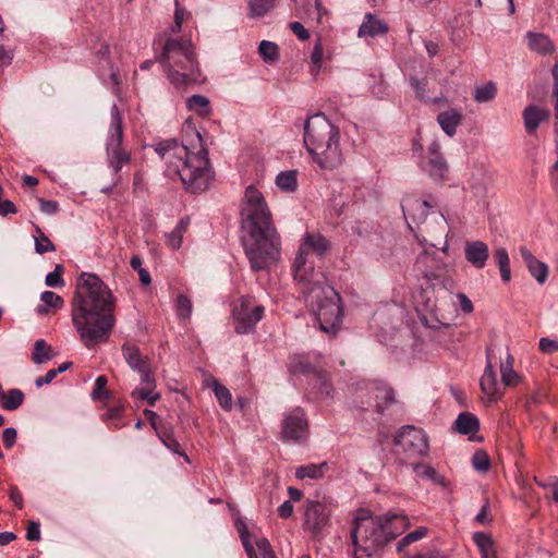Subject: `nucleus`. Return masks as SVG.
Wrapping results in <instances>:
<instances>
[{
  "mask_svg": "<svg viewBox=\"0 0 558 558\" xmlns=\"http://www.w3.org/2000/svg\"><path fill=\"white\" fill-rule=\"evenodd\" d=\"M114 299L102 280L82 272L72 302V322L85 347L106 342L114 327Z\"/></svg>",
  "mask_w": 558,
  "mask_h": 558,
  "instance_id": "1",
  "label": "nucleus"
},
{
  "mask_svg": "<svg viewBox=\"0 0 558 558\" xmlns=\"http://www.w3.org/2000/svg\"><path fill=\"white\" fill-rule=\"evenodd\" d=\"M243 246L252 270L260 271L276 264L281 241L263 194L254 186L245 191L241 208Z\"/></svg>",
  "mask_w": 558,
  "mask_h": 558,
  "instance_id": "2",
  "label": "nucleus"
},
{
  "mask_svg": "<svg viewBox=\"0 0 558 558\" xmlns=\"http://www.w3.org/2000/svg\"><path fill=\"white\" fill-rule=\"evenodd\" d=\"M195 140L197 146L193 144L189 147L172 138L155 147V151L167 165V174L179 177L185 190L193 194L205 192L214 179L207 150L203 147L198 132H195Z\"/></svg>",
  "mask_w": 558,
  "mask_h": 558,
  "instance_id": "3",
  "label": "nucleus"
},
{
  "mask_svg": "<svg viewBox=\"0 0 558 558\" xmlns=\"http://www.w3.org/2000/svg\"><path fill=\"white\" fill-rule=\"evenodd\" d=\"M409 525V519L403 514L374 518L368 511L360 510L351 530L354 558H373Z\"/></svg>",
  "mask_w": 558,
  "mask_h": 558,
  "instance_id": "4",
  "label": "nucleus"
},
{
  "mask_svg": "<svg viewBox=\"0 0 558 558\" xmlns=\"http://www.w3.org/2000/svg\"><path fill=\"white\" fill-rule=\"evenodd\" d=\"M304 145L322 169H335L342 163L340 132L324 113L311 116L304 123Z\"/></svg>",
  "mask_w": 558,
  "mask_h": 558,
  "instance_id": "5",
  "label": "nucleus"
},
{
  "mask_svg": "<svg viewBox=\"0 0 558 558\" xmlns=\"http://www.w3.org/2000/svg\"><path fill=\"white\" fill-rule=\"evenodd\" d=\"M158 61L170 83L178 89L202 81V73L190 39H168Z\"/></svg>",
  "mask_w": 558,
  "mask_h": 558,
  "instance_id": "6",
  "label": "nucleus"
},
{
  "mask_svg": "<svg viewBox=\"0 0 558 558\" xmlns=\"http://www.w3.org/2000/svg\"><path fill=\"white\" fill-rule=\"evenodd\" d=\"M325 278L312 279L303 283L302 292L307 295L322 331L335 336L342 322L341 298L329 286H323Z\"/></svg>",
  "mask_w": 558,
  "mask_h": 558,
  "instance_id": "7",
  "label": "nucleus"
},
{
  "mask_svg": "<svg viewBox=\"0 0 558 558\" xmlns=\"http://www.w3.org/2000/svg\"><path fill=\"white\" fill-rule=\"evenodd\" d=\"M122 117L118 106L114 104L110 110V124L106 142L107 163L117 175L113 181V185L119 184L121 178L119 172L122 170L123 166L130 163L131 161V154L122 146Z\"/></svg>",
  "mask_w": 558,
  "mask_h": 558,
  "instance_id": "8",
  "label": "nucleus"
},
{
  "mask_svg": "<svg viewBox=\"0 0 558 558\" xmlns=\"http://www.w3.org/2000/svg\"><path fill=\"white\" fill-rule=\"evenodd\" d=\"M330 247L328 240L319 233H307L300 244L293 264L294 279L301 283H310L312 279L325 278L323 274L306 268V256L310 252L323 256Z\"/></svg>",
  "mask_w": 558,
  "mask_h": 558,
  "instance_id": "9",
  "label": "nucleus"
},
{
  "mask_svg": "<svg viewBox=\"0 0 558 558\" xmlns=\"http://www.w3.org/2000/svg\"><path fill=\"white\" fill-rule=\"evenodd\" d=\"M354 407L361 412L374 410L381 414L395 402V393L391 387L383 381H372L359 387L354 397Z\"/></svg>",
  "mask_w": 558,
  "mask_h": 558,
  "instance_id": "10",
  "label": "nucleus"
},
{
  "mask_svg": "<svg viewBox=\"0 0 558 558\" xmlns=\"http://www.w3.org/2000/svg\"><path fill=\"white\" fill-rule=\"evenodd\" d=\"M414 229L415 236L417 239L422 236L421 242L428 243L433 247H437L442 241L444 245L440 250L447 253L448 243L446 239L450 229L446 217L440 211L432 210L428 217H425Z\"/></svg>",
  "mask_w": 558,
  "mask_h": 558,
  "instance_id": "11",
  "label": "nucleus"
},
{
  "mask_svg": "<svg viewBox=\"0 0 558 558\" xmlns=\"http://www.w3.org/2000/svg\"><path fill=\"white\" fill-rule=\"evenodd\" d=\"M396 444L401 446L410 457H424L429 449L426 433L411 425L403 426L399 430Z\"/></svg>",
  "mask_w": 558,
  "mask_h": 558,
  "instance_id": "12",
  "label": "nucleus"
},
{
  "mask_svg": "<svg viewBox=\"0 0 558 558\" xmlns=\"http://www.w3.org/2000/svg\"><path fill=\"white\" fill-rule=\"evenodd\" d=\"M235 332L248 333L254 331L256 324L264 316V306L253 304L251 298H242L240 305L234 308Z\"/></svg>",
  "mask_w": 558,
  "mask_h": 558,
  "instance_id": "13",
  "label": "nucleus"
},
{
  "mask_svg": "<svg viewBox=\"0 0 558 558\" xmlns=\"http://www.w3.org/2000/svg\"><path fill=\"white\" fill-rule=\"evenodd\" d=\"M330 518V509L327 501L307 500L304 509V529L314 537L322 534L323 530L328 525Z\"/></svg>",
  "mask_w": 558,
  "mask_h": 558,
  "instance_id": "14",
  "label": "nucleus"
},
{
  "mask_svg": "<svg viewBox=\"0 0 558 558\" xmlns=\"http://www.w3.org/2000/svg\"><path fill=\"white\" fill-rule=\"evenodd\" d=\"M281 435L287 441L296 442L306 439L308 435V422L301 408H295L284 414Z\"/></svg>",
  "mask_w": 558,
  "mask_h": 558,
  "instance_id": "15",
  "label": "nucleus"
},
{
  "mask_svg": "<svg viewBox=\"0 0 558 558\" xmlns=\"http://www.w3.org/2000/svg\"><path fill=\"white\" fill-rule=\"evenodd\" d=\"M414 267L428 281L439 280L447 272V265L436 254L428 252L417 256Z\"/></svg>",
  "mask_w": 558,
  "mask_h": 558,
  "instance_id": "16",
  "label": "nucleus"
},
{
  "mask_svg": "<svg viewBox=\"0 0 558 558\" xmlns=\"http://www.w3.org/2000/svg\"><path fill=\"white\" fill-rule=\"evenodd\" d=\"M402 210L409 228L414 231L425 217H428L430 205L427 201H422L414 196H408L402 201Z\"/></svg>",
  "mask_w": 558,
  "mask_h": 558,
  "instance_id": "17",
  "label": "nucleus"
},
{
  "mask_svg": "<svg viewBox=\"0 0 558 558\" xmlns=\"http://www.w3.org/2000/svg\"><path fill=\"white\" fill-rule=\"evenodd\" d=\"M291 367L293 373L312 374L319 395L323 397L331 396L332 387L329 381V375L325 371L316 369L308 361L303 359L295 361Z\"/></svg>",
  "mask_w": 558,
  "mask_h": 558,
  "instance_id": "18",
  "label": "nucleus"
},
{
  "mask_svg": "<svg viewBox=\"0 0 558 558\" xmlns=\"http://www.w3.org/2000/svg\"><path fill=\"white\" fill-rule=\"evenodd\" d=\"M439 150V144L437 142H433L428 148L427 161L424 165V170L434 180H444L448 172V165Z\"/></svg>",
  "mask_w": 558,
  "mask_h": 558,
  "instance_id": "19",
  "label": "nucleus"
},
{
  "mask_svg": "<svg viewBox=\"0 0 558 558\" xmlns=\"http://www.w3.org/2000/svg\"><path fill=\"white\" fill-rule=\"evenodd\" d=\"M239 532L248 558H276L268 539L259 538L256 541L255 546H253L246 527L240 529Z\"/></svg>",
  "mask_w": 558,
  "mask_h": 558,
  "instance_id": "20",
  "label": "nucleus"
},
{
  "mask_svg": "<svg viewBox=\"0 0 558 558\" xmlns=\"http://www.w3.org/2000/svg\"><path fill=\"white\" fill-rule=\"evenodd\" d=\"M465 259L476 269H483L489 257V248L483 241L466 242L464 246Z\"/></svg>",
  "mask_w": 558,
  "mask_h": 558,
  "instance_id": "21",
  "label": "nucleus"
},
{
  "mask_svg": "<svg viewBox=\"0 0 558 558\" xmlns=\"http://www.w3.org/2000/svg\"><path fill=\"white\" fill-rule=\"evenodd\" d=\"M519 252H520V255H521L522 259L524 260L525 266L527 267L531 276H533L539 284H543L547 280V277H548L547 265L545 263L538 260L532 254V252L525 246H521L519 248Z\"/></svg>",
  "mask_w": 558,
  "mask_h": 558,
  "instance_id": "22",
  "label": "nucleus"
},
{
  "mask_svg": "<svg viewBox=\"0 0 558 558\" xmlns=\"http://www.w3.org/2000/svg\"><path fill=\"white\" fill-rule=\"evenodd\" d=\"M295 10L294 15L304 22L315 21L322 22L323 8L319 0H314V3L307 0H294Z\"/></svg>",
  "mask_w": 558,
  "mask_h": 558,
  "instance_id": "23",
  "label": "nucleus"
},
{
  "mask_svg": "<svg viewBox=\"0 0 558 558\" xmlns=\"http://www.w3.org/2000/svg\"><path fill=\"white\" fill-rule=\"evenodd\" d=\"M527 47L538 54H553L556 46L548 35L537 32H527L525 35Z\"/></svg>",
  "mask_w": 558,
  "mask_h": 558,
  "instance_id": "24",
  "label": "nucleus"
},
{
  "mask_svg": "<svg viewBox=\"0 0 558 558\" xmlns=\"http://www.w3.org/2000/svg\"><path fill=\"white\" fill-rule=\"evenodd\" d=\"M389 31L388 24L372 13H367L359 28V37H375L385 35Z\"/></svg>",
  "mask_w": 558,
  "mask_h": 558,
  "instance_id": "25",
  "label": "nucleus"
},
{
  "mask_svg": "<svg viewBox=\"0 0 558 558\" xmlns=\"http://www.w3.org/2000/svg\"><path fill=\"white\" fill-rule=\"evenodd\" d=\"M525 131L529 134L534 133L542 122L548 119L549 112L535 105L525 107L522 112Z\"/></svg>",
  "mask_w": 558,
  "mask_h": 558,
  "instance_id": "26",
  "label": "nucleus"
},
{
  "mask_svg": "<svg viewBox=\"0 0 558 558\" xmlns=\"http://www.w3.org/2000/svg\"><path fill=\"white\" fill-rule=\"evenodd\" d=\"M482 391L492 400L497 399L500 396L499 386L497 383L496 372L493 364L487 355V364L484 369V374L480 381Z\"/></svg>",
  "mask_w": 558,
  "mask_h": 558,
  "instance_id": "27",
  "label": "nucleus"
},
{
  "mask_svg": "<svg viewBox=\"0 0 558 558\" xmlns=\"http://www.w3.org/2000/svg\"><path fill=\"white\" fill-rule=\"evenodd\" d=\"M437 122L440 125L441 130L449 137H452L457 133V128L462 122V113L457 109H448L438 114Z\"/></svg>",
  "mask_w": 558,
  "mask_h": 558,
  "instance_id": "28",
  "label": "nucleus"
},
{
  "mask_svg": "<svg viewBox=\"0 0 558 558\" xmlns=\"http://www.w3.org/2000/svg\"><path fill=\"white\" fill-rule=\"evenodd\" d=\"M121 349L125 362L134 372L150 364L149 359L144 356L136 345L124 343Z\"/></svg>",
  "mask_w": 558,
  "mask_h": 558,
  "instance_id": "29",
  "label": "nucleus"
},
{
  "mask_svg": "<svg viewBox=\"0 0 558 558\" xmlns=\"http://www.w3.org/2000/svg\"><path fill=\"white\" fill-rule=\"evenodd\" d=\"M25 396L21 389L12 388L4 391L0 390V404L7 411H15L24 402Z\"/></svg>",
  "mask_w": 558,
  "mask_h": 558,
  "instance_id": "30",
  "label": "nucleus"
},
{
  "mask_svg": "<svg viewBox=\"0 0 558 558\" xmlns=\"http://www.w3.org/2000/svg\"><path fill=\"white\" fill-rule=\"evenodd\" d=\"M456 429L462 435L474 434L480 428V422L475 415L470 412H462L454 422Z\"/></svg>",
  "mask_w": 558,
  "mask_h": 558,
  "instance_id": "31",
  "label": "nucleus"
},
{
  "mask_svg": "<svg viewBox=\"0 0 558 558\" xmlns=\"http://www.w3.org/2000/svg\"><path fill=\"white\" fill-rule=\"evenodd\" d=\"M501 381L505 386H515L520 383V375L513 369V356L507 351L506 361L500 364Z\"/></svg>",
  "mask_w": 558,
  "mask_h": 558,
  "instance_id": "32",
  "label": "nucleus"
},
{
  "mask_svg": "<svg viewBox=\"0 0 558 558\" xmlns=\"http://www.w3.org/2000/svg\"><path fill=\"white\" fill-rule=\"evenodd\" d=\"M41 304L37 307L39 315H46L51 310H59L63 306V299L52 291H44L40 294Z\"/></svg>",
  "mask_w": 558,
  "mask_h": 558,
  "instance_id": "33",
  "label": "nucleus"
},
{
  "mask_svg": "<svg viewBox=\"0 0 558 558\" xmlns=\"http://www.w3.org/2000/svg\"><path fill=\"white\" fill-rule=\"evenodd\" d=\"M157 435L160 441L167 447L171 452L182 457L187 463H190V458L181 450V445L178 439L174 437L172 430L167 428L157 430Z\"/></svg>",
  "mask_w": 558,
  "mask_h": 558,
  "instance_id": "34",
  "label": "nucleus"
},
{
  "mask_svg": "<svg viewBox=\"0 0 558 558\" xmlns=\"http://www.w3.org/2000/svg\"><path fill=\"white\" fill-rule=\"evenodd\" d=\"M279 0H248V16L258 19L265 16L277 7Z\"/></svg>",
  "mask_w": 558,
  "mask_h": 558,
  "instance_id": "35",
  "label": "nucleus"
},
{
  "mask_svg": "<svg viewBox=\"0 0 558 558\" xmlns=\"http://www.w3.org/2000/svg\"><path fill=\"white\" fill-rule=\"evenodd\" d=\"M474 543L481 550V555L483 558H497L494 541L487 533L476 532L473 535Z\"/></svg>",
  "mask_w": 558,
  "mask_h": 558,
  "instance_id": "36",
  "label": "nucleus"
},
{
  "mask_svg": "<svg viewBox=\"0 0 558 558\" xmlns=\"http://www.w3.org/2000/svg\"><path fill=\"white\" fill-rule=\"evenodd\" d=\"M54 356L52 347L44 339H39L34 343L32 360L35 364H44Z\"/></svg>",
  "mask_w": 558,
  "mask_h": 558,
  "instance_id": "37",
  "label": "nucleus"
},
{
  "mask_svg": "<svg viewBox=\"0 0 558 558\" xmlns=\"http://www.w3.org/2000/svg\"><path fill=\"white\" fill-rule=\"evenodd\" d=\"M190 225V217H183L177 227L168 234V244L173 250L180 248L183 240V234L186 232Z\"/></svg>",
  "mask_w": 558,
  "mask_h": 558,
  "instance_id": "38",
  "label": "nucleus"
},
{
  "mask_svg": "<svg viewBox=\"0 0 558 558\" xmlns=\"http://www.w3.org/2000/svg\"><path fill=\"white\" fill-rule=\"evenodd\" d=\"M326 468H327L326 462H323L319 464H307V465L298 468L295 471V476L299 480L320 478L324 476V472H325Z\"/></svg>",
  "mask_w": 558,
  "mask_h": 558,
  "instance_id": "39",
  "label": "nucleus"
},
{
  "mask_svg": "<svg viewBox=\"0 0 558 558\" xmlns=\"http://www.w3.org/2000/svg\"><path fill=\"white\" fill-rule=\"evenodd\" d=\"M277 186L284 192H294L298 186L296 171H282L276 178Z\"/></svg>",
  "mask_w": 558,
  "mask_h": 558,
  "instance_id": "40",
  "label": "nucleus"
},
{
  "mask_svg": "<svg viewBox=\"0 0 558 558\" xmlns=\"http://www.w3.org/2000/svg\"><path fill=\"white\" fill-rule=\"evenodd\" d=\"M213 390L221 408L230 411L232 409V396L230 390L217 380L213 381Z\"/></svg>",
  "mask_w": 558,
  "mask_h": 558,
  "instance_id": "41",
  "label": "nucleus"
},
{
  "mask_svg": "<svg viewBox=\"0 0 558 558\" xmlns=\"http://www.w3.org/2000/svg\"><path fill=\"white\" fill-rule=\"evenodd\" d=\"M35 251L38 254H45L47 252H54L56 246L49 240V238L43 232L39 226H35Z\"/></svg>",
  "mask_w": 558,
  "mask_h": 558,
  "instance_id": "42",
  "label": "nucleus"
},
{
  "mask_svg": "<svg viewBox=\"0 0 558 558\" xmlns=\"http://www.w3.org/2000/svg\"><path fill=\"white\" fill-rule=\"evenodd\" d=\"M258 52L265 62H274L279 58V47L274 41H260Z\"/></svg>",
  "mask_w": 558,
  "mask_h": 558,
  "instance_id": "43",
  "label": "nucleus"
},
{
  "mask_svg": "<svg viewBox=\"0 0 558 558\" xmlns=\"http://www.w3.org/2000/svg\"><path fill=\"white\" fill-rule=\"evenodd\" d=\"M497 87L494 82H488L475 88L474 99L477 102H488L496 97Z\"/></svg>",
  "mask_w": 558,
  "mask_h": 558,
  "instance_id": "44",
  "label": "nucleus"
},
{
  "mask_svg": "<svg viewBox=\"0 0 558 558\" xmlns=\"http://www.w3.org/2000/svg\"><path fill=\"white\" fill-rule=\"evenodd\" d=\"M186 105L190 110H193L201 116L209 113V100L205 96L193 95L187 99Z\"/></svg>",
  "mask_w": 558,
  "mask_h": 558,
  "instance_id": "45",
  "label": "nucleus"
},
{
  "mask_svg": "<svg viewBox=\"0 0 558 558\" xmlns=\"http://www.w3.org/2000/svg\"><path fill=\"white\" fill-rule=\"evenodd\" d=\"M426 534H427V529L423 527V526L410 532L409 534H407L404 537H402L398 542L397 551L403 553L405 547H408L412 543H415V542L422 539L423 537L426 536Z\"/></svg>",
  "mask_w": 558,
  "mask_h": 558,
  "instance_id": "46",
  "label": "nucleus"
},
{
  "mask_svg": "<svg viewBox=\"0 0 558 558\" xmlns=\"http://www.w3.org/2000/svg\"><path fill=\"white\" fill-rule=\"evenodd\" d=\"M107 378L105 376H98L95 380L94 389L90 393L93 400H108L110 392L107 389Z\"/></svg>",
  "mask_w": 558,
  "mask_h": 558,
  "instance_id": "47",
  "label": "nucleus"
},
{
  "mask_svg": "<svg viewBox=\"0 0 558 558\" xmlns=\"http://www.w3.org/2000/svg\"><path fill=\"white\" fill-rule=\"evenodd\" d=\"M175 308L180 319H189L192 314V302L186 295L179 294L175 301Z\"/></svg>",
  "mask_w": 558,
  "mask_h": 558,
  "instance_id": "48",
  "label": "nucleus"
},
{
  "mask_svg": "<svg viewBox=\"0 0 558 558\" xmlns=\"http://www.w3.org/2000/svg\"><path fill=\"white\" fill-rule=\"evenodd\" d=\"M323 54H324V48L322 43L318 40L313 48L312 54H311V73L316 76L322 68L323 63Z\"/></svg>",
  "mask_w": 558,
  "mask_h": 558,
  "instance_id": "49",
  "label": "nucleus"
},
{
  "mask_svg": "<svg viewBox=\"0 0 558 558\" xmlns=\"http://www.w3.org/2000/svg\"><path fill=\"white\" fill-rule=\"evenodd\" d=\"M414 471L423 477L429 478L436 484L445 485L444 476L439 475L436 470L429 465L414 464Z\"/></svg>",
  "mask_w": 558,
  "mask_h": 558,
  "instance_id": "50",
  "label": "nucleus"
},
{
  "mask_svg": "<svg viewBox=\"0 0 558 558\" xmlns=\"http://www.w3.org/2000/svg\"><path fill=\"white\" fill-rule=\"evenodd\" d=\"M64 267L61 264L56 265L54 270L49 272L45 278V283L52 288L64 287V280L62 278Z\"/></svg>",
  "mask_w": 558,
  "mask_h": 558,
  "instance_id": "51",
  "label": "nucleus"
},
{
  "mask_svg": "<svg viewBox=\"0 0 558 558\" xmlns=\"http://www.w3.org/2000/svg\"><path fill=\"white\" fill-rule=\"evenodd\" d=\"M472 465L476 471L485 473L490 468V459L485 451L477 450L472 457Z\"/></svg>",
  "mask_w": 558,
  "mask_h": 558,
  "instance_id": "52",
  "label": "nucleus"
},
{
  "mask_svg": "<svg viewBox=\"0 0 558 558\" xmlns=\"http://www.w3.org/2000/svg\"><path fill=\"white\" fill-rule=\"evenodd\" d=\"M410 84L418 99L424 100V101L429 100V98L426 96V87H427L426 80L420 81L418 78L411 76Z\"/></svg>",
  "mask_w": 558,
  "mask_h": 558,
  "instance_id": "53",
  "label": "nucleus"
},
{
  "mask_svg": "<svg viewBox=\"0 0 558 558\" xmlns=\"http://www.w3.org/2000/svg\"><path fill=\"white\" fill-rule=\"evenodd\" d=\"M137 373L141 375V381L150 388H156V380L151 373L150 364H147L146 367H142Z\"/></svg>",
  "mask_w": 558,
  "mask_h": 558,
  "instance_id": "54",
  "label": "nucleus"
},
{
  "mask_svg": "<svg viewBox=\"0 0 558 558\" xmlns=\"http://www.w3.org/2000/svg\"><path fill=\"white\" fill-rule=\"evenodd\" d=\"M539 350L544 353L551 354L558 352V339L541 338Z\"/></svg>",
  "mask_w": 558,
  "mask_h": 558,
  "instance_id": "55",
  "label": "nucleus"
},
{
  "mask_svg": "<svg viewBox=\"0 0 558 558\" xmlns=\"http://www.w3.org/2000/svg\"><path fill=\"white\" fill-rule=\"evenodd\" d=\"M290 29L301 40H306V39L310 38L308 31L300 22H292V23H290Z\"/></svg>",
  "mask_w": 558,
  "mask_h": 558,
  "instance_id": "56",
  "label": "nucleus"
},
{
  "mask_svg": "<svg viewBox=\"0 0 558 558\" xmlns=\"http://www.w3.org/2000/svg\"><path fill=\"white\" fill-rule=\"evenodd\" d=\"M494 257L496 259L498 267H504V266L510 265L509 255L505 247L496 248L494 252Z\"/></svg>",
  "mask_w": 558,
  "mask_h": 558,
  "instance_id": "57",
  "label": "nucleus"
},
{
  "mask_svg": "<svg viewBox=\"0 0 558 558\" xmlns=\"http://www.w3.org/2000/svg\"><path fill=\"white\" fill-rule=\"evenodd\" d=\"M40 210L47 215H54L59 210V204L56 201H46L39 198Z\"/></svg>",
  "mask_w": 558,
  "mask_h": 558,
  "instance_id": "58",
  "label": "nucleus"
},
{
  "mask_svg": "<svg viewBox=\"0 0 558 558\" xmlns=\"http://www.w3.org/2000/svg\"><path fill=\"white\" fill-rule=\"evenodd\" d=\"M16 437L17 432L13 427H8L2 433L3 442L7 448H11L15 444Z\"/></svg>",
  "mask_w": 558,
  "mask_h": 558,
  "instance_id": "59",
  "label": "nucleus"
},
{
  "mask_svg": "<svg viewBox=\"0 0 558 558\" xmlns=\"http://www.w3.org/2000/svg\"><path fill=\"white\" fill-rule=\"evenodd\" d=\"M17 209L13 202L9 199H0V216L5 217L10 214H16Z\"/></svg>",
  "mask_w": 558,
  "mask_h": 558,
  "instance_id": "60",
  "label": "nucleus"
},
{
  "mask_svg": "<svg viewBox=\"0 0 558 558\" xmlns=\"http://www.w3.org/2000/svg\"><path fill=\"white\" fill-rule=\"evenodd\" d=\"M488 513H489V502L486 501L482 506L480 512L476 514L475 521L477 523H480V524H487V523H489L492 521V518H489Z\"/></svg>",
  "mask_w": 558,
  "mask_h": 558,
  "instance_id": "61",
  "label": "nucleus"
},
{
  "mask_svg": "<svg viewBox=\"0 0 558 558\" xmlns=\"http://www.w3.org/2000/svg\"><path fill=\"white\" fill-rule=\"evenodd\" d=\"M26 538L28 541L35 542L40 539V529L39 524L36 522H31L27 526Z\"/></svg>",
  "mask_w": 558,
  "mask_h": 558,
  "instance_id": "62",
  "label": "nucleus"
},
{
  "mask_svg": "<svg viewBox=\"0 0 558 558\" xmlns=\"http://www.w3.org/2000/svg\"><path fill=\"white\" fill-rule=\"evenodd\" d=\"M155 388H150L148 386L136 387L131 395L134 399L145 400L147 397H149V392H153Z\"/></svg>",
  "mask_w": 558,
  "mask_h": 558,
  "instance_id": "63",
  "label": "nucleus"
},
{
  "mask_svg": "<svg viewBox=\"0 0 558 558\" xmlns=\"http://www.w3.org/2000/svg\"><path fill=\"white\" fill-rule=\"evenodd\" d=\"M56 377V372H53V369H50L44 376L37 377L35 380V385L36 387L40 388L44 385L50 384Z\"/></svg>",
  "mask_w": 558,
  "mask_h": 558,
  "instance_id": "64",
  "label": "nucleus"
}]
</instances>
